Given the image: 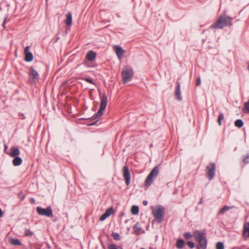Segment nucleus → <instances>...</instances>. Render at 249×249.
<instances>
[{
    "label": "nucleus",
    "instance_id": "1",
    "mask_svg": "<svg viewBox=\"0 0 249 249\" xmlns=\"http://www.w3.org/2000/svg\"><path fill=\"white\" fill-rule=\"evenodd\" d=\"M232 18L227 15H222L218 17L216 21L211 26L212 29H220L232 25Z\"/></svg>",
    "mask_w": 249,
    "mask_h": 249
},
{
    "label": "nucleus",
    "instance_id": "2",
    "mask_svg": "<svg viewBox=\"0 0 249 249\" xmlns=\"http://www.w3.org/2000/svg\"><path fill=\"white\" fill-rule=\"evenodd\" d=\"M193 236L195 240L198 242L196 246L197 249H206L207 240L206 233L204 231L196 230L193 232Z\"/></svg>",
    "mask_w": 249,
    "mask_h": 249
},
{
    "label": "nucleus",
    "instance_id": "3",
    "mask_svg": "<svg viewBox=\"0 0 249 249\" xmlns=\"http://www.w3.org/2000/svg\"><path fill=\"white\" fill-rule=\"evenodd\" d=\"M152 213L155 220L158 222H161L163 220L165 213L164 208L160 205L151 207Z\"/></svg>",
    "mask_w": 249,
    "mask_h": 249
},
{
    "label": "nucleus",
    "instance_id": "4",
    "mask_svg": "<svg viewBox=\"0 0 249 249\" xmlns=\"http://www.w3.org/2000/svg\"><path fill=\"white\" fill-rule=\"evenodd\" d=\"M159 172V169L158 166L154 167L145 180L144 184L145 186L148 187L151 185L154 178L158 176Z\"/></svg>",
    "mask_w": 249,
    "mask_h": 249
},
{
    "label": "nucleus",
    "instance_id": "5",
    "mask_svg": "<svg viewBox=\"0 0 249 249\" xmlns=\"http://www.w3.org/2000/svg\"><path fill=\"white\" fill-rule=\"evenodd\" d=\"M133 71L132 69L129 67H125L122 71V76L124 83L130 81L133 76Z\"/></svg>",
    "mask_w": 249,
    "mask_h": 249
},
{
    "label": "nucleus",
    "instance_id": "6",
    "mask_svg": "<svg viewBox=\"0 0 249 249\" xmlns=\"http://www.w3.org/2000/svg\"><path fill=\"white\" fill-rule=\"evenodd\" d=\"M107 97L105 93H104L101 97V104L100 109H99L97 113L96 114L95 118H98L102 116L104 110L105 109L107 105Z\"/></svg>",
    "mask_w": 249,
    "mask_h": 249
},
{
    "label": "nucleus",
    "instance_id": "7",
    "mask_svg": "<svg viewBox=\"0 0 249 249\" xmlns=\"http://www.w3.org/2000/svg\"><path fill=\"white\" fill-rule=\"evenodd\" d=\"M36 211L38 214L40 215H44L49 217H51L53 216V211L51 208L50 207L46 209L37 207L36 208Z\"/></svg>",
    "mask_w": 249,
    "mask_h": 249
},
{
    "label": "nucleus",
    "instance_id": "8",
    "mask_svg": "<svg viewBox=\"0 0 249 249\" xmlns=\"http://www.w3.org/2000/svg\"><path fill=\"white\" fill-rule=\"evenodd\" d=\"M206 175L210 180L214 178L215 172V163H211L206 167Z\"/></svg>",
    "mask_w": 249,
    "mask_h": 249
},
{
    "label": "nucleus",
    "instance_id": "9",
    "mask_svg": "<svg viewBox=\"0 0 249 249\" xmlns=\"http://www.w3.org/2000/svg\"><path fill=\"white\" fill-rule=\"evenodd\" d=\"M29 75L30 80L32 82L38 79V73L33 67L30 68Z\"/></svg>",
    "mask_w": 249,
    "mask_h": 249
},
{
    "label": "nucleus",
    "instance_id": "10",
    "mask_svg": "<svg viewBox=\"0 0 249 249\" xmlns=\"http://www.w3.org/2000/svg\"><path fill=\"white\" fill-rule=\"evenodd\" d=\"M123 176L125 179L126 184L128 185L130 184V173L127 166H124L123 167Z\"/></svg>",
    "mask_w": 249,
    "mask_h": 249
},
{
    "label": "nucleus",
    "instance_id": "11",
    "mask_svg": "<svg viewBox=\"0 0 249 249\" xmlns=\"http://www.w3.org/2000/svg\"><path fill=\"white\" fill-rule=\"evenodd\" d=\"M114 50L115 51L117 56L119 59H121L124 55L125 51L120 46L115 45L114 46Z\"/></svg>",
    "mask_w": 249,
    "mask_h": 249
},
{
    "label": "nucleus",
    "instance_id": "12",
    "mask_svg": "<svg viewBox=\"0 0 249 249\" xmlns=\"http://www.w3.org/2000/svg\"><path fill=\"white\" fill-rule=\"evenodd\" d=\"M30 47L27 46L25 48L24 53L25 54V60L26 62H31L33 59V54L29 52Z\"/></svg>",
    "mask_w": 249,
    "mask_h": 249
},
{
    "label": "nucleus",
    "instance_id": "13",
    "mask_svg": "<svg viewBox=\"0 0 249 249\" xmlns=\"http://www.w3.org/2000/svg\"><path fill=\"white\" fill-rule=\"evenodd\" d=\"M242 235L245 239L249 237V222H245L243 226Z\"/></svg>",
    "mask_w": 249,
    "mask_h": 249
},
{
    "label": "nucleus",
    "instance_id": "14",
    "mask_svg": "<svg viewBox=\"0 0 249 249\" xmlns=\"http://www.w3.org/2000/svg\"><path fill=\"white\" fill-rule=\"evenodd\" d=\"M113 213V209L112 207L108 209L106 212L100 217L101 221L105 220Z\"/></svg>",
    "mask_w": 249,
    "mask_h": 249
},
{
    "label": "nucleus",
    "instance_id": "15",
    "mask_svg": "<svg viewBox=\"0 0 249 249\" xmlns=\"http://www.w3.org/2000/svg\"><path fill=\"white\" fill-rule=\"evenodd\" d=\"M20 154V151L18 147H12L10 148V153L8 154L13 157H17Z\"/></svg>",
    "mask_w": 249,
    "mask_h": 249
},
{
    "label": "nucleus",
    "instance_id": "16",
    "mask_svg": "<svg viewBox=\"0 0 249 249\" xmlns=\"http://www.w3.org/2000/svg\"><path fill=\"white\" fill-rule=\"evenodd\" d=\"M177 88H176V92H175V95L176 96L177 99L178 100L180 101L182 100V97H181V94H180V83L179 82L177 81Z\"/></svg>",
    "mask_w": 249,
    "mask_h": 249
},
{
    "label": "nucleus",
    "instance_id": "17",
    "mask_svg": "<svg viewBox=\"0 0 249 249\" xmlns=\"http://www.w3.org/2000/svg\"><path fill=\"white\" fill-rule=\"evenodd\" d=\"M96 56V53L92 51H90L86 55L87 59L89 61L93 60L95 58Z\"/></svg>",
    "mask_w": 249,
    "mask_h": 249
},
{
    "label": "nucleus",
    "instance_id": "18",
    "mask_svg": "<svg viewBox=\"0 0 249 249\" xmlns=\"http://www.w3.org/2000/svg\"><path fill=\"white\" fill-rule=\"evenodd\" d=\"M66 18L65 20V23L66 24L70 26L72 24V16L71 13L69 12L66 15Z\"/></svg>",
    "mask_w": 249,
    "mask_h": 249
},
{
    "label": "nucleus",
    "instance_id": "19",
    "mask_svg": "<svg viewBox=\"0 0 249 249\" xmlns=\"http://www.w3.org/2000/svg\"><path fill=\"white\" fill-rule=\"evenodd\" d=\"M133 229L134 232L137 235H139L144 232V231L142 229L141 227L140 226L138 223H137L134 225Z\"/></svg>",
    "mask_w": 249,
    "mask_h": 249
},
{
    "label": "nucleus",
    "instance_id": "20",
    "mask_svg": "<svg viewBox=\"0 0 249 249\" xmlns=\"http://www.w3.org/2000/svg\"><path fill=\"white\" fill-rule=\"evenodd\" d=\"M22 162V160L19 157H15L12 161V163L14 166H19Z\"/></svg>",
    "mask_w": 249,
    "mask_h": 249
},
{
    "label": "nucleus",
    "instance_id": "21",
    "mask_svg": "<svg viewBox=\"0 0 249 249\" xmlns=\"http://www.w3.org/2000/svg\"><path fill=\"white\" fill-rule=\"evenodd\" d=\"M234 207L233 206H224L219 212L218 214H223L224 213H225L226 212L228 211L231 209L233 208Z\"/></svg>",
    "mask_w": 249,
    "mask_h": 249
},
{
    "label": "nucleus",
    "instance_id": "22",
    "mask_svg": "<svg viewBox=\"0 0 249 249\" xmlns=\"http://www.w3.org/2000/svg\"><path fill=\"white\" fill-rule=\"evenodd\" d=\"M184 245V241L182 239H178L176 242V247L178 249H182Z\"/></svg>",
    "mask_w": 249,
    "mask_h": 249
},
{
    "label": "nucleus",
    "instance_id": "23",
    "mask_svg": "<svg viewBox=\"0 0 249 249\" xmlns=\"http://www.w3.org/2000/svg\"><path fill=\"white\" fill-rule=\"evenodd\" d=\"M10 243L12 245H14V246H15V245L21 246L22 245L20 241L18 239H13V238L11 239Z\"/></svg>",
    "mask_w": 249,
    "mask_h": 249
},
{
    "label": "nucleus",
    "instance_id": "24",
    "mask_svg": "<svg viewBox=\"0 0 249 249\" xmlns=\"http://www.w3.org/2000/svg\"><path fill=\"white\" fill-rule=\"evenodd\" d=\"M242 111L245 113L249 112V99L247 102L244 104V106L242 108Z\"/></svg>",
    "mask_w": 249,
    "mask_h": 249
},
{
    "label": "nucleus",
    "instance_id": "25",
    "mask_svg": "<svg viewBox=\"0 0 249 249\" xmlns=\"http://www.w3.org/2000/svg\"><path fill=\"white\" fill-rule=\"evenodd\" d=\"M139 209L137 206H133L131 208V212L133 214L136 215L139 213Z\"/></svg>",
    "mask_w": 249,
    "mask_h": 249
},
{
    "label": "nucleus",
    "instance_id": "26",
    "mask_svg": "<svg viewBox=\"0 0 249 249\" xmlns=\"http://www.w3.org/2000/svg\"><path fill=\"white\" fill-rule=\"evenodd\" d=\"M234 124L235 126L240 128L243 126L244 123L242 120L238 119L235 122Z\"/></svg>",
    "mask_w": 249,
    "mask_h": 249
},
{
    "label": "nucleus",
    "instance_id": "27",
    "mask_svg": "<svg viewBox=\"0 0 249 249\" xmlns=\"http://www.w3.org/2000/svg\"><path fill=\"white\" fill-rule=\"evenodd\" d=\"M108 249H123L121 246H117L115 244H110L108 246Z\"/></svg>",
    "mask_w": 249,
    "mask_h": 249
},
{
    "label": "nucleus",
    "instance_id": "28",
    "mask_svg": "<svg viewBox=\"0 0 249 249\" xmlns=\"http://www.w3.org/2000/svg\"><path fill=\"white\" fill-rule=\"evenodd\" d=\"M112 236L113 237V239L116 241L119 240L120 239V235L118 233H112Z\"/></svg>",
    "mask_w": 249,
    "mask_h": 249
},
{
    "label": "nucleus",
    "instance_id": "29",
    "mask_svg": "<svg viewBox=\"0 0 249 249\" xmlns=\"http://www.w3.org/2000/svg\"><path fill=\"white\" fill-rule=\"evenodd\" d=\"M34 233L29 229H26L25 231V235L27 236H31L33 235Z\"/></svg>",
    "mask_w": 249,
    "mask_h": 249
},
{
    "label": "nucleus",
    "instance_id": "30",
    "mask_svg": "<svg viewBox=\"0 0 249 249\" xmlns=\"http://www.w3.org/2000/svg\"><path fill=\"white\" fill-rule=\"evenodd\" d=\"M224 119V115L222 113H221L218 117V123L219 125L221 124V121Z\"/></svg>",
    "mask_w": 249,
    "mask_h": 249
},
{
    "label": "nucleus",
    "instance_id": "31",
    "mask_svg": "<svg viewBox=\"0 0 249 249\" xmlns=\"http://www.w3.org/2000/svg\"><path fill=\"white\" fill-rule=\"evenodd\" d=\"M224 245L222 242H219L216 244V249H224Z\"/></svg>",
    "mask_w": 249,
    "mask_h": 249
},
{
    "label": "nucleus",
    "instance_id": "32",
    "mask_svg": "<svg viewBox=\"0 0 249 249\" xmlns=\"http://www.w3.org/2000/svg\"><path fill=\"white\" fill-rule=\"evenodd\" d=\"M244 164L249 163V155H246L243 159Z\"/></svg>",
    "mask_w": 249,
    "mask_h": 249
},
{
    "label": "nucleus",
    "instance_id": "33",
    "mask_svg": "<svg viewBox=\"0 0 249 249\" xmlns=\"http://www.w3.org/2000/svg\"><path fill=\"white\" fill-rule=\"evenodd\" d=\"M184 236L186 239H189L193 237V235L190 232H185L184 233Z\"/></svg>",
    "mask_w": 249,
    "mask_h": 249
},
{
    "label": "nucleus",
    "instance_id": "34",
    "mask_svg": "<svg viewBox=\"0 0 249 249\" xmlns=\"http://www.w3.org/2000/svg\"><path fill=\"white\" fill-rule=\"evenodd\" d=\"M18 196L20 200H23L25 197V195L21 192H20L19 193H18Z\"/></svg>",
    "mask_w": 249,
    "mask_h": 249
},
{
    "label": "nucleus",
    "instance_id": "35",
    "mask_svg": "<svg viewBox=\"0 0 249 249\" xmlns=\"http://www.w3.org/2000/svg\"><path fill=\"white\" fill-rule=\"evenodd\" d=\"M187 244L188 246L191 249H193L195 247V244L192 241L187 242Z\"/></svg>",
    "mask_w": 249,
    "mask_h": 249
},
{
    "label": "nucleus",
    "instance_id": "36",
    "mask_svg": "<svg viewBox=\"0 0 249 249\" xmlns=\"http://www.w3.org/2000/svg\"><path fill=\"white\" fill-rule=\"evenodd\" d=\"M85 80L88 83H89L90 84H94L93 81L89 78H86L85 79Z\"/></svg>",
    "mask_w": 249,
    "mask_h": 249
},
{
    "label": "nucleus",
    "instance_id": "37",
    "mask_svg": "<svg viewBox=\"0 0 249 249\" xmlns=\"http://www.w3.org/2000/svg\"><path fill=\"white\" fill-rule=\"evenodd\" d=\"M201 84V80L200 77H198L197 79L196 83V86H199Z\"/></svg>",
    "mask_w": 249,
    "mask_h": 249
},
{
    "label": "nucleus",
    "instance_id": "38",
    "mask_svg": "<svg viewBox=\"0 0 249 249\" xmlns=\"http://www.w3.org/2000/svg\"><path fill=\"white\" fill-rule=\"evenodd\" d=\"M6 19H7V18L4 19V20L3 21V24L2 25V27L5 28V23H6Z\"/></svg>",
    "mask_w": 249,
    "mask_h": 249
},
{
    "label": "nucleus",
    "instance_id": "39",
    "mask_svg": "<svg viewBox=\"0 0 249 249\" xmlns=\"http://www.w3.org/2000/svg\"><path fill=\"white\" fill-rule=\"evenodd\" d=\"M30 201L32 203H35V199L34 198H30Z\"/></svg>",
    "mask_w": 249,
    "mask_h": 249
},
{
    "label": "nucleus",
    "instance_id": "40",
    "mask_svg": "<svg viewBox=\"0 0 249 249\" xmlns=\"http://www.w3.org/2000/svg\"><path fill=\"white\" fill-rule=\"evenodd\" d=\"M143 205L146 206L147 205V201L146 200H144L142 202Z\"/></svg>",
    "mask_w": 249,
    "mask_h": 249
},
{
    "label": "nucleus",
    "instance_id": "41",
    "mask_svg": "<svg viewBox=\"0 0 249 249\" xmlns=\"http://www.w3.org/2000/svg\"><path fill=\"white\" fill-rule=\"evenodd\" d=\"M3 212L1 209L0 208V218L2 216Z\"/></svg>",
    "mask_w": 249,
    "mask_h": 249
},
{
    "label": "nucleus",
    "instance_id": "42",
    "mask_svg": "<svg viewBox=\"0 0 249 249\" xmlns=\"http://www.w3.org/2000/svg\"><path fill=\"white\" fill-rule=\"evenodd\" d=\"M202 202H203V199H202V198H201V199H200V200H199V203H198V204H201V203H202Z\"/></svg>",
    "mask_w": 249,
    "mask_h": 249
},
{
    "label": "nucleus",
    "instance_id": "43",
    "mask_svg": "<svg viewBox=\"0 0 249 249\" xmlns=\"http://www.w3.org/2000/svg\"><path fill=\"white\" fill-rule=\"evenodd\" d=\"M7 149V146L6 145H4V150H6Z\"/></svg>",
    "mask_w": 249,
    "mask_h": 249
}]
</instances>
